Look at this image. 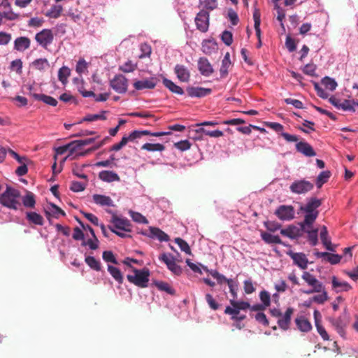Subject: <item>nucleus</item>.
<instances>
[{
    "instance_id": "nucleus-21",
    "label": "nucleus",
    "mask_w": 358,
    "mask_h": 358,
    "mask_svg": "<svg viewBox=\"0 0 358 358\" xmlns=\"http://www.w3.org/2000/svg\"><path fill=\"white\" fill-rule=\"evenodd\" d=\"M31 45V40L27 36H20L14 41L13 49L18 52H24L29 49Z\"/></svg>"
},
{
    "instance_id": "nucleus-35",
    "label": "nucleus",
    "mask_w": 358,
    "mask_h": 358,
    "mask_svg": "<svg viewBox=\"0 0 358 358\" xmlns=\"http://www.w3.org/2000/svg\"><path fill=\"white\" fill-rule=\"evenodd\" d=\"M231 62L230 60V55L229 53L227 52L224 55L222 61V65L220 69V73L221 78H225L229 72V68L231 66Z\"/></svg>"
},
{
    "instance_id": "nucleus-32",
    "label": "nucleus",
    "mask_w": 358,
    "mask_h": 358,
    "mask_svg": "<svg viewBox=\"0 0 358 358\" xmlns=\"http://www.w3.org/2000/svg\"><path fill=\"white\" fill-rule=\"evenodd\" d=\"M31 96L36 100L43 101L52 106H56L58 103L55 98L44 94H31Z\"/></svg>"
},
{
    "instance_id": "nucleus-47",
    "label": "nucleus",
    "mask_w": 358,
    "mask_h": 358,
    "mask_svg": "<svg viewBox=\"0 0 358 358\" xmlns=\"http://www.w3.org/2000/svg\"><path fill=\"white\" fill-rule=\"evenodd\" d=\"M308 241L312 246L318 243V229L315 228L307 231Z\"/></svg>"
},
{
    "instance_id": "nucleus-40",
    "label": "nucleus",
    "mask_w": 358,
    "mask_h": 358,
    "mask_svg": "<svg viewBox=\"0 0 358 358\" xmlns=\"http://www.w3.org/2000/svg\"><path fill=\"white\" fill-rule=\"evenodd\" d=\"M106 111L102 110L98 114H88L83 117L82 122H94L97 120H106Z\"/></svg>"
},
{
    "instance_id": "nucleus-37",
    "label": "nucleus",
    "mask_w": 358,
    "mask_h": 358,
    "mask_svg": "<svg viewBox=\"0 0 358 358\" xmlns=\"http://www.w3.org/2000/svg\"><path fill=\"white\" fill-rule=\"evenodd\" d=\"M22 201L23 206L26 208H34L35 207V195L31 192H27V194L22 197Z\"/></svg>"
},
{
    "instance_id": "nucleus-33",
    "label": "nucleus",
    "mask_w": 358,
    "mask_h": 358,
    "mask_svg": "<svg viewBox=\"0 0 358 358\" xmlns=\"http://www.w3.org/2000/svg\"><path fill=\"white\" fill-rule=\"evenodd\" d=\"M26 219L29 221V223L34 224L36 225L42 226L44 223L43 217L36 212H27Z\"/></svg>"
},
{
    "instance_id": "nucleus-22",
    "label": "nucleus",
    "mask_w": 358,
    "mask_h": 358,
    "mask_svg": "<svg viewBox=\"0 0 358 358\" xmlns=\"http://www.w3.org/2000/svg\"><path fill=\"white\" fill-rule=\"evenodd\" d=\"M148 237L152 239H157L159 241H168L169 236L162 230L157 227H150Z\"/></svg>"
},
{
    "instance_id": "nucleus-39",
    "label": "nucleus",
    "mask_w": 358,
    "mask_h": 358,
    "mask_svg": "<svg viewBox=\"0 0 358 358\" xmlns=\"http://www.w3.org/2000/svg\"><path fill=\"white\" fill-rule=\"evenodd\" d=\"M70 74V69L66 66H63L58 71V79L63 85H66Z\"/></svg>"
},
{
    "instance_id": "nucleus-26",
    "label": "nucleus",
    "mask_w": 358,
    "mask_h": 358,
    "mask_svg": "<svg viewBox=\"0 0 358 358\" xmlns=\"http://www.w3.org/2000/svg\"><path fill=\"white\" fill-rule=\"evenodd\" d=\"M99 178L103 182H112L115 181H120V178L117 173L113 171H101L99 173Z\"/></svg>"
},
{
    "instance_id": "nucleus-11",
    "label": "nucleus",
    "mask_w": 358,
    "mask_h": 358,
    "mask_svg": "<svg viewBox=\"0 0 358 358\" xmlns=\"http://www.w3.org/2000/svg\"><path fill=\"white\" fill-rule=\"evenodd\" d=\"M275 215L282 221H289L294 218L295 210L292 206L281 205L275 212Z\"/></svg>"
},
{
    "instance_id": "nucleus-28",
    "label": "nucleus",
    "mask_w": 358,
    "mask_h": 358,
    "mask_svg": "<svg viewBox=\"0 0 358 358\" xmlns=\"http://www.w3.org/2000/svg\"><path fill=\"white\" fill-rule=\"evenodd\" d=\"M295 323L299 331L309 332L312 329V324L304 316H300L295 319Z\"/></svg>"
},
{
    "instance_id": "nucleus-2",
    "label": "nucleus",
    "mask_w": 358,
    "mask_h": 358,
    "mask_svg": "<svg viewBox=\"0 0 358 358\" xmlns=\"http://www.w3.org/2000/svg\"><path fill=\"white\" fill-rule=\"evenodd\" d=\"M20 196L19 190L7 186L6 190L0 195V204L15 210L22 209L21 203L18 200Z\"/></svg>"
},
{
    "instance_id": "nucleus-4",
    "label": "nucleus",
    "mask_w": 358,
    "mask_h": 358,
    "mask_svg": "<svg viewBox=\"0 0 358 358\" xmlns=\"http://www.w3.org/2000/svg\"><path fill=\"white\" fill-rule=\"evenodd\" d=\"M313 188V183L304 178L294 180L289 186L290 191L296 194H305Z\"/></svg>"
},
{
    "instance_id": "nucleus-9",
    "label": "nucleus",
    "mask_w": 358,
    "mask_h": 358,
    "mask_svg": "<svg viewBox=\"0 0 358 358\" xmlns=\"http://www.w3.org/2000/svg\"><path fill=\"white\" fill-rule=\"evenodd\" d=\"M159 259L162 261L166 265L168 269L174 275L179 276L182 273V267L176 263L173 257L171 254L163 253L159 257Z\"/></svg>"
},
{
    "instance_id": "nucleus-8",
    "label": "nucleus",
    "mask_w": 358,
    "mask_h": 358,
    "mask_svg": "<svg viewBox=\"0 0 358 358\" xmlns=\"http://www.w3.org/2000/svg\"><path fill=\"white\" fill-rule=\"evenodd\" d=\"M35 40L41 47L47 49L48 47L52 43L54 40L52 30L43 29L35 35Z\"/></svg>"
},
{
    "instance_id": "nucleus-42",
    "label": "nucleus",
    "mask_w": 358,
    "mask_h": 358,
    "mask_svg": "<svg viewBox=\"0 0 358 358\" xmlns=\"http://www.w3.org/2000/svg\"><path fill=\"white\" fill-rule=\"evenodd\" d=\"M331 177V172L329 171H322L316 179V186L317 188L322 187V186L326 183L329 178Z\"/></svg>"
},
{
    "instance_id": "nucleus-41",
    "label": "nucleus",
    "mask_w": 358,
    "mask_h": 358,
    "mask_svg": "<svg viewBox=\"0 0 358 358\" xmlns=\"http://www.w3.org/2000/svg\"><path fill=\"white\" fill-rule=\"evenodd\" d=\"M49 210L50 211H45L46 215H52L55 218H58L60 215H66V213L63 210L52 203H50Z\"/></svg>"
},
{
    "instance_id": "nucleus-53",
    "label": "nucleus",
    "mask_w": 358,
    "mask_h": 358,
    "mask_svg": "<svg viewBox=\"0 0 358 358\" xmlns=\"http://www.w3.org/2000/svg\"><path fill=\"white\" fill-rule=\"evenodd\" d=\"M175 242L178 245L180 250L187 255L191 254V249L188 243L181 238H176Z\"/></svg>"
},
{
    "instance_id": "nucleus-64",
    "label": "nucleus",
    "mask_w": 358,
    "mask_h": 358,
    "mask_svg": "<svg viewBox=\"0 0 358 358\" xmlns=\"http://www.w3.org/2000/svg\"><path fill=\"white\" fill-rule=\"evenodd\" d=\"M243 289L247 294H250L255 291V287L251 279L245 280L243 282Z\"/></svg>"
},
{
    "instance_id": "nucleus-36",
    "label": "nucleus",
    "mask_w": 358,
    "mask_h": 358,
    "mask_svg": "<svg viewBox=\"0 0 358 358\" xmlns=\"http://www.w3.org/2000/svg\"><path fill=\"white\" fill-rule=\"evenodd\" d=\"M85 262L91 269L96 271H101V264L100 261L96 259L94 257L86 256Z\"/></svg>"
},
{
    "instance_id": "nucleus-52",
    "label": "nucleus",
    "mask_w": 358,
    "mask_h": 358,
    "mask_svg": "<svg viewBox=\"0 0 358 358\" xmlns=\"http://www.w3.org/2000/svg\"><path fill=\"white\" fill-rule=\"evenodd\" d=\"M205 298L207 303L212 310H217L220 308V304L214 299L210 294H206Z\"/></svg>"
},
{
    "instance_id": "nucleus-55",
    "label": "nucleus",
    "mask_w": 358,
    "mask_h": 358,
    "mask_svg": "<svg viewBox=\"0 0 358 358\" xmlns=\"http://www.w3.org/2000/svg\"><path fill=\"white\" fill-rule=\"evenodd\" d=\"M274 8L276 10L278 13L277 20L280 22L281 27L285 30L283 20L285 17V11L278 3L274 5Z\"/></svg>"
},
{
    "instance_id": "nucleus-16",
    "label": "nucleus",
    "mask_w": 358,
    "mask_h": 358,
    "mask_svg": "<svg viewBox=\"0 0 358 358\" xmlns=\"http://www.w3.org/2000/svg\"><path fill=\"white\" fill-rule=\"evenodd\" d=\"M287 254L292 259L294 264L297 265L300 268L306 269L307 268L308 260L304 253L289 251Z\"/></svg>"
},
{
    "instance_id": "nucleus-19",
    "label": "nucleus",
    "mask_w": 358,
    "mask_h": 358,
    "mask_svg": "<svg viewBox=\"0 0 358 358\" xmlns=\"http://www.w3.org/2000/svg\"><path fill=\"white\" fill-rule=\"evenodd\" d=\"M296 150L306 157H314L316 152L313 148L307 142L300 141L296 144Z\"/></svg>"
},
{
    "instance_id": "nucleus-48",
    "label": "nucleus",
    "mask_w": 358,
    "mask_h": 358,
    "mask_svg": "<svg viewBox=\"0 0 358 358\" xmlns=\"http://www.w3.org/2000/svg\"><path fill=\"white\" fill-rule=\"evenodd\" d=\"M355 103L354 100L345 99L341 103L340 109L344 111L355 112Z\"/></svg>"
},
{
    "instance_id": "nucleus-61",
    "label": "nucleus",
    "mask_w": 358,
    "mask_h": 358,
    "mask_svg": "<svg viewBox=\"0 0 358 358\" xmlns=\"http://www.w3.org/2000/svg\"><path fill=\"white\" fill-rule=\"evenodd\" d=\"M314 89L317 92L318 96L322 99H327L329 96V93L322 88V87L317 83H314Z\"/></svg>"
},
{
    "instance_id": "nucleus-54",
    "label": "nucleus",
    "mask_w": 358,
    "mask_h": 358,
    "mask_svg": "<svg viewBox=\"0 0 358 358\" xmlns=\"http://www.w3.org/2000/svg\"><path fill=\"white\" fill-rule=\"evenodd\" d=\"M320 292V294L315 295L313 298H311L313 302H315L318 304L324 303L328 299L327 292L325 291L324 288Z\"/></svg>"
},
{
    "instance_id": "nucleus-51",
    "label": "nucleus",
    "mask_w": 358,
    "mask_h": 358,
    "mask_svg": "<svg viewBox=\"0 0 358 358\" xmlns=\"http://www.w3.org/2000/svg\"><path fill=\"white\" fill-rule=\"evenodd\" d=\"M215 43L210 40H205L202 43V51L206 55L211 54L215 50Z\"/></svg>"
},
{
    "instance_id": "nucleus-38",
    "label": "nucleus",
    "mask_w": 358,
    "mask_h": 358,
    "mask_svg": "<svg viewBox=\"0 0 358 358\" xmlns=\"http://www.w3.org/2000/svg\"><path fill=\"white\" fill-rule=\"evenodd\" d=\"M321 84L325 87L326 90H328L331 92L334 91L338 86L335 79L329 76L324 77L321 80Z\"/></svg>"
},
{
    "instance_id": "nucleus-13",
    "label": "nucleus",
    "mask_w": 358,
    "mask_h": 358,
    "mask_svg": "<svg viewBox=\"0 0 358 358\" xmlns=\"http://www.w3.org/2000/svg\"><path fill=\"white\" fill-rule=\"evenodd\" d=\"M157 84L156 77H150L141 80H136L134 83V87L136 90H152L154 89Z\"/></svg>"
},
{
    "instance_id": "nucleus-3",
    "label": "nucleus",
    "mask_w": 358,
    "mask_h": 358,
    "mask_svg": "<svg viewBox=\"0 0 358 358\" xmlns=\"http://www.w3.org/2000/svg\"><path fill=\"white\" fill-rule=\"evenodd\" d=\"M132 272L134 275L128 274L127 275V280L130 283L141 288H145L148 286L150 271L147 267L142 269L132 267Z\"/></svg>"
},
{
    "instance_id": "nucleus-17",
    "label": "nucleus",
    "mask_w": 358,
    "mask_h": 358,
    "mask_svg": "<svg viewBox=\"0 0 358 358\" xmlns=\"http://www.w3.org/2000/svg\"><path fill=\"white\" fill-rule=\"evenodd\" d=\"M198 69L200 73L206 77L210 76L213 73V68L206 57H201L198 60Z\"/></svg>"
},
{
    "instance_id": "nucleus-27",
    "label": "nucleus",
    "mask_w": 358,
    "mask_h": 358,
    "mask_svg": "<svg viewBox=\"0 0 358 358\" xmlns=\"http://www.w3.org/2000/svg\"><path fill=\"white\" fill-rule=\"evenodd\" d=\"M320 236L321 241L325 248L329 251L334 252L335 248L332 245L331 241L329 238L328 231L326 226L324 225L322 227Z\"/></svg>"
},
{
    "instance_id": "nucleus-1",
    "label": "nucleus",
    "mask_w": 358,
    "mask_h": 358,
    "mask_svg": "<svg viewBox=\"0 0 358 358\" xmlns=\"http://www.w3.org/2000/svg\"><path fill=\"white\" fill-rule=\"evenodd\" d=\"M322 205V201L316 197H310L305 205L300 206V210L304 213V223L313 224L319 215L317 208Z\"/></svg>"
},
{
    "instance_id": "nucleus-50",
    "label": "nucleus",
    "mask_w": 358,
    "mask_h": 358,
    "mask_svg": "<svg viewBox=\"0 0 358 358\" xmlns=\"http://www.w3.org/2000/svg\"><path fill=\"white\" fill-rule=\"evenodd\" d=\"M228 287L229 288V292L232 296L231 299H236L238 298V282L234 280H230L228 281Z\"/></svg>"
},
{
    "instance_id": "nucleus-60",
    "label": "nucleus",
    "mask_w": 358,
    "mask_h": 358,
    "mask_svg": "<svg viewBox=\"0 0 358 358\" xmlns=\"http://www.w3.org/2000/svg\"><path fill=\"white\" fill-rule=\"evenodd\" d=\"M174 147L180 151H185L190 148L191 143L188 140H183L175 143Z\"/></svg>"
},
{
    "instance_id": "nucleus-31",
    "label": "nucleus",
    "mask_w": 358,
    "mask_h": 358,
    "mask_svg": "<svg viewBox=\"0 0 358 358\" xmlns=\"http://www.w3.org/2000/svg\"><path fill=\"white\" fill-rule=\"evenodd\" d=\"M164 85L168 88L172 93L177 94L179 95L184 94L185 92L182 87L174 83L172 80L164 78L162 80Z\"/></svg>"
},
{
    "instance_id": "nucleus-62",
    "label": "nucleus",
    "mask_w": 358,
    "mask_h": 358,
    "mask_svg": "<svg viewBox=\"0 0 358 358\" xmlns=\"http://www.w3.org/2000/svg\"><path fill=\"white\" fill-rule=\"evenodd\" d=\"M86 187V184L82 182L73 181L71 182L70 189L74 192H79L83 191Z\"/></svg>"
},
{
    "instance_id": "nucleus-56",
    "label": "nucleus",
    "mask_w": 358,
    "mask_h": 358,
    "mask_svg": "<svg viewBox=\"0 0 358 358\" xmlns=\"http://www.w3.org/2000/svg\"><path fill=\"white\" fill-rule=\"evenodd\" d=\"M102 258L106 262H110L114 264H118L117 260L115 258V257L114 256L112 251H110V250L104 251L102 254Z\"/></svg>"
},
{
    "instance_id": "nucleus-49",
    "label": "nucleus",
    "mask_w": 358,
    "mask_h": 358,
    "mask_svg": "<svg viewBox=\"0 0 358 358\" xmlns=\"http://www.w3.org/2000/svg\"><path fill=\"white\" fill-rule=\"evenodd\" d=\"M129 214L133 221L140 224H148V221L145 216L138 212L129 210Z\"/></svg>"
},
{
    "instance_id": "nucleus-20",
    "label": "nucleus",
    "mask_w": 358,
    "mask_h": 358,
    "mask_svg": "<svg viewBox=\"0 0 358 358\" xmlns=\"http://www.w3.org/2000/svg\"><path fill=\"white\" fill-rule=\"evenodd\" d=\"M332 289L336 293L348 292L352 289V286L346 281H340L336 276L331 278Z\"/></svg>"
},
{
    "instance_id": "nucleus-5",
    "label": "nucleus",
    "mask_w": 358,
    "mask_h": 358,
    "mask_svg": "<svg viewBox=\"0 0 358 358\" xmlns=\"http://www.w3.org/2000/svg\"><path fill=\"white\" fill-rule=\"evenodd\" d=\"M302 278L312 289L303 291V293L310 294L314 292H320L324 289L323 284L320 282L313 274L308 271H304L302 275Z\"/></svg>"
},
{
    "instance_id": "nucleus-18",
    "label": "nucleus",
    "mask_w": 358,
    "mask_h": 358,
    "mask_svg": "<svg viewBox=\"0 0 358 358\" xmlns=\"http://www.w3.org/2000/svg\"><path fill=\"white\" fill-rule=\"evenodd\" d=\"M174 72L177 78L180 82L187 83L190 79V72L189 69L182 64H176L174 68Z\"/></svg>"
},
{
    "instance_id": "nucleus-24",
    "label": "nucleus",
    "mask_w": 358,
    "mask_h": 358,
    "mask_svg": "<svg viewBox=\"0 0 358 358\" xmlns=\"http://www.w3.org/2000/svg\"><path fill=\"white\" fill-rule=\"evenodd\" d=\"M92 198H93V201L96 204H97L100 206H102V207H103V206H108V207L114 206L113 201L108 196H106L103 194H95L93 195Z\"/></svg>"
},
{
    "instance_id": "nucleus-59",
    "label": "nucleus",
    "mask_w": 358,
    "mask_h": 358,
    "mask_svg": "<svg viewBox=\"0 0 358 358\" xmlns=\"http://www.w3.org/2000/svg\"><path fill=\"white\" fill-rule=\"evenodd\" d=\"M222 42L227 46H229L233 42V36L231 31H224L221 35Z\"/></svg>"
},
{
    "instance_id": "nucleus-30",
    "label": "nucleus",
    "mask_w": 358,
    "mask_h": 358,
    "mask_svg": "<svg viewBox=\"0 0 358 358\" xmlns=\"http://www.w3.org/2000/svg\"><path fill=\"white\" fill-rule=\"evenodd\" d=\"M153 285L161 292H164L171 296L176 294V290L168 282L161 280H154Z\"/></svg>"
},
{
    "instance_id": "nucleus-58",
    "label": "nucleus",
    "mask_w": 358,
    "mask_h": 358,
    "mask_svg": "<svg viewBox=\"0 0 358 358\" xmlns=\"http://www.w3.org/2000/svg\"><path fill=\"white\" fill-rule=\"evenodd\" d=\"M264 227L268 231L275 232L280 229L281 224L275 221H266L264 222Z\"/></svg>"
},
{
    "instance_id": "nucleus-6",
    "label": "nucleus",
    "mask_w": 358,
    "mask_h": 358,
    "mask_svg": "<svg viewBox=\"0 0 358 358\" xmlns=\"http://www.w3.org/2000/svg\"><path fill=\"white\" fill-rule=\"evenodd\" d=\"M210 14L205 10H201L196 15L194 21L196 29L202 33H206L209 27Z\"/></svg>"
},
{
    "instance_id": "nucleus-46",
    "label": "nucleus",
    "mask_w": 358,
    "mask_h": 358,
    "mask_svg": "<svg viewBox=\"0 0 358 358\" xmlns=\"http://www.w3.org/2000/svg\"><path fill=\"white\" fill-rule=\"evenodd\" d=\"M33 66L39 71H43L50 66L49 62L46 58H39L32 62Z\"/></svg>"
},
{
    "instance_id": "nucleus-44",
    "label": "nucleus",
    "mask_w": 358,
    "mask_h": 358,
    "mask_svg": "<svg viewBox=\"0 0 358 358\" xmlns=\"http://www.w3.org/2000/svg\"><path fill=\"white\" fill-rule=\"evenodd\" d=\"M199 5L203 8L202 10L211 11L217 6V0H199Z\"/></svg>"
},
{
    "instance_id": "nucleus-45",
    "label": "nucleus",
    "mask_w": 358,
    "mask_h": 358,
    "mask_svg": "<svg viewBox=\"0 0 358 358\" xmlns=\"http://www.w3.org/2000/svg\"><path fill=\"white\" fill-rule=\"evenodd\" d=\"M196 132L198 134H205L206 136H209L213 138H219L224 135L223 132L220 130L217 129L215 131H209L204 129L203 127H200L196 129Z\"/></svg>"
},
{
    "instance_id": "nucleus-14",
    "label": "nucleus",
    "mask_w": 358,
    "mask_h": 358,
    "mask_svg": "<svg viewBox=\"0 0 358 358\" xmlns=\"http://www.w3.org/2000/svg\"><path fill=\"white\" fill-rule=\"evenodd\" d=\"M75 143L76 142H74V141H73L66 145L57 148L55 149L56 154L62 155H64L66 152L69 151V153L67 157L73 158L72 156L73 155H75L76 156H83V152H77V149H76Z\"/></svg>"
},
{
    "instance_id": "nucleus-15",
    "label": "nucleus",
    "mask_w": 358,
    "mask_h": 358,
    "mask_svg": "<svg viewBox=\"0 0 358 358\" xmlns=\"http://www.w3.org/2000/svg\"><path fill=\"white\" fill-rule=\"evenodd\" d=\"M294 313V309L292 307H289L287 308L286 311L284 314L282 313V316L279 317L278 320V327L284 330H288L289 329V325L291 323V317Z\"/></svg>"
},
{
    "instance_id": "nucleus-7",
    "label": "nucleus",
    "mask_w": 358,
    "mask_h": 358,
    "mask_svg": "<svg viewBox=\"0 0 358 358\" xmlns=\"http://www.w3.org/2000/svg\"><path fill=\"white\" fill-rule=\"evenodd\" d=\"M110 86L117 93L124 94L127 92L128 87L127 78L122 75H115L110 81Z\"/></svg>"
},
{
    "instance_id": "nucleus-34",
    "label": "nucleus",
    "mask_w": 358,
    "mask_h": 358,
    "mask_svg": "<svg viewBox=\"0 0 358 358\" xmlns=\"http://www.w3.org/2000/svg\"><path fill=\"white\" fill-rule=\"evenodd\" d=\"M108 271L113 279L120 285L123 283L124 278L121 271L112 265H108Z\"/></svg>"
},
{
    "instance_id": "nucleus-57",
    "label": "nucleus",
    "mask_w": 358,
    "mask_h": 358,
    "mask_svg": "<svg viewBox=\"0 0 358 358\" xmlns=\"http://www.w3.org/2000/svg\"><path fill=\"white\" fill-rule=\"evenodd\" d=\"M259 299L262 302V304L268 307L271 303V296L268 292L266 290H262L259 293Z\"/></svg>"
},
{
    "instance_id": "nucleus-63",
    "label": "nucleus",
    "mask_w": 358,
    "mask_h": 358,
    "mask_svg": "<svg viewBox=\"0 0 358 358\" xmlns=\"http://www.w3.org/2000/svg\"><path fill=\"white\" fill-rule=\"evenodd\" d=\"M62 10L63 8L62 6L55 5L51 8L48 15L51 17L57 18L60 16Z\"/></svg>"
},
{
    "instance_id": "nucleus-25",
    "label": "nucleus",
    "mask_w": 358,
    "mask_h": 358,
    "mask_svg": "<svg viewBox=\"0 0 358 358\" xmlns=\"http://www.w3.org/2000/svg\"><path fill=\"white\" fill-rule=\"evenodd\" d=\"M280 234L290 239H297L300 237L298 227L294 224H289L287 227L280 229Z\"/></svg>"
},
{
    "instance_id": "nucleus-12",
    "label": "nucleus",
    "mask_w": 358,
    "mask_h": 358,
    "mask_svg": "<svg viewBox=\"0 0 358 358\" xmlns=\"http://www.w3.org/2000/svg\"><path fill=\"white\" fill-rule=\"evenodd\" d=\"M188 96L191 98H203L212 93V89L202 87L189 86L186 88Z\"/></svg>"
},
{
    "instance_id": "nucleus-23",
    "label": "nucleus",
    "mask_w": 358,
    "mask_h": 358,
    "mask_svg": "<svg viewBox=\"0 0 358 358\" xmlns=\"http://www.w3.org/2000/svg\"><path fill=\"white\" fill-rule=\"evenodd\" d=\"M330 322L334 326V327L336 329L338 334L342 337L345 338V327L346 326V323L343 319L341 316L337 317V318H330L329 319Z\"/></svg>"
},
{
    "instance_id": "nucleus-10",
    "label": "nucleus",
    "mask_w": 358,
    "mask_h": 358,
    "mask_svg": "<svg viewBox=\"0 0 358 358\" xmlns=\"http://www.w3.org/2000/svg\"><path fill=\"white\" fill-rule=\"evenodd\" d=\"M110 222L113 224V226L111 227L116 230H121L126 232L131 231V222L126 217L113 215V216L111 217Z\"/></svg>"
},
{
    "instance_id": "nucleus-43",
    "label": "nucleus",
    "mask_w": 358,
    "mask_h": 358,
    "mask_svg": "<svg viewBox=\"0 0 358 358\" xmlns=\"http://www.w3.org/2000/svg\"><path fill=\"white\" fill-rule=\"evenodd\" d=\"M141 149L147 150V151H150V152H155V151L162 152L165 150V146L160 143H146L142 145Z\"/></svg>"
},
{
    "instance_id": "nucleus-29",
    "label": "nucleus",
    "mask_w": 358,
    "mask_h": 358,
    "mask_svg": "<svg viewBox=\"0 0 358 358\" xmlns=\"http://www.w3.org/2000/svg\"><path fill=\"white\" fill-rule=\"evenodd\" d=\"M261 237L262 240L268 244H280L284 246H288V245L282 241L278 236L273 235L267 232H262Z\"/></svg>"
}]
</instances>
